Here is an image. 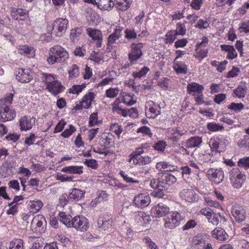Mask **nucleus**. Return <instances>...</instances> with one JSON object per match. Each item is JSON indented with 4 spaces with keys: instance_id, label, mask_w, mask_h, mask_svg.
<instances>
[{
    "instance_id": "2",
    "label": "nucleus",
    "mask_w": 249,
    "mask_h": 249,
    "mask_svg": "<svg viewBox=\"0 0 249 249\" xmlns=\"http://www.w3.org/2000/svg\"><path fill=\"white\" fill-rule=\"evenodd\" d=\"M69 58V53L62 46L55 45L50 49L49 56L47 61L49 64L64 62Z\"/></svg>"
},
{
    "instance_id": "11",
    "label": "nucleus",
    "mask_w": 249,
    "mask_h": 249,
    "mask_svg": "<svg viewBox=\"0 0 249 249\" xmlns=\"http://www.w3.org/2000/svg\"><path fill=\"white\" fill-rule=\"evenodd\" d=\"M208 178L216 184L222 182L224 179V171L221 168H210L207 171Z\"/></svg>"
},
{
    "instance_id": "54",
    "label": "nucleus",
    "mask_w": 249,
    "mask_h": 249,
    "mask_svg": "<svg viewBox=\"0 0 249 249\" xmlns=\"http://www.w3.org/2000/svg\"><path fill=\"white\" fill-rule=\"evenodd\" d=\"M237 145L239 148H244L249 149V137L247 135L242 137L238 141Z\"/></svg>"
},
{
    "instance_id": "20",
    "label": "nucleus",
    "mask_w": 249,
    "mask_h": 249,
    "mask_svg": "<svg viewBox=\"0 0 249 249\" xmlns=\"http://www.w3.org/2000/svg\"><path fill=\"white\" fill-rule=\"evenodd\" d=\"M169 209L166 205L160 203L152 207L151 210V213L155 217L165 216L169 212Z\"/></svg>"
},
{
    "instance_id": "26",
    "label": "nucleus",
    "mask_w": 249,
    "mask_h": 249,
    "mask_svg": "<svg viewBox=\"0 0 249 249\" xmlns=\"http://www.w3.org/2000/svg\"><path fill=\"white\" fill-rule=\"evenodd\" d=\"M112 109L113 112L119 114L123 117L127 116V109L124 108L121 104L120 98H117L112 105Z\"/></svg>"
},
{
    "instance_id": "55",
    "label": "nucleus",
    "mask_w": 249,
    "mask_h": 249,
    "mask_svg": "<svg viewBox=\"0 0 249 249\" xmlns=\"http://www.w3.org/2000/svg\"><path fill=\"white\" fill-rule=\"evenodd\" d=\"M186 23V21H184L183 23L179 22L176 24V30H175V32H177L178 35L183 36L186 34V29L185 24Z\"/></svg>"
},
{
    "instance_id": "49",
    "label": "nucleus",
    "mask_w": 249,
    "mask_h": 249,
    "mask_svg": "<svg viewBox=\"0 0 249 249\" xmlns=\"http://www.w3.org/2000/svg\"><path fill=\"white\" fill-rule=\"evenodd\" d=\"M205 246V241L199 237H195L192 246V249H204Z\"/></svg>"
},
{
    "instance_id": "19",
    "label": "nucleus",
    "mask_w": 249,
    "mask_h": 249,
    "mask_svg": "<svg viewBox=\"0 0 249 249\" xmlns=\"http://www.w3.org/2000/svg\"><path fill=\"white\" fill-rule=\"evenodd\" d=\"M68 20L63 18H58L54 21L53 29L57 30L56 36H60L62 35V32H65L68 27Z\"/></svg>"
},
{
    "instance_id": "57",
    "label": "nucleus",
    "mask_w": 249,
    "mask_h": 249,
    "mask_svg": "<svg viewBox=\"0 0 249 249\" xmlns=\"http://www.w3.org/2000/svg\"><path fill=\"white\" fill-rule=\"evenodd\" d=\"M136 132L137 133H141L142 136H147L149 138H152L153 136V133L151 132L150 128L145 125L142 126L138 128Z\"/></svg>"
},
{
    "instance_id": "34",
    "label": "nucleus",
    "mask_w": 249,
    "mask_h": 249,
    "mask_svg": "<svg viewBox=\"0 0 249 249\" xmlns=\"http://www.w3.org/2000/svg\"><path fill=\"white\" fill-rule=\"evenodd\" d=\"M96 94L93 92H88L82 98L81 101L84 108L88 109L90 108L92 102L95 99Z\"/></svg>"
},
{
    "instance_id": "27",
    "label": "nucleus",
    "mask_w": 249,
    "mask_h": 249,
    "mask_svg": "<svg viewBox=\"0 0 249 249\" xmlns=\"http://www.w3.org/2000/svg\"><path fill=\"white\" fill-rule=\"evenodd\" d=\"M47 89L53 95H56L62 92L64 90L65 87L60 82L56 79L51 85H49Z\"/></svg>"
},
{
    "instance_id": "45",
    "label": "nucleus",
    "mask_w": 249,
    "mask_h": 249,
    "mask_svg": "<svg viewBox=\"0 0 249 249\" xmlns=\"http://www.w3.org/2000/svg\"><path fill=\"white\" fill-rule=\"evenodd\" d=\"M150 69L148 67L144 66L139 71L133 72L132 75L134 80H140L145 76Z\"/></svg>"
},
{
    "instance_id": "36",
    "label": "nucleus",
    "mask_w": 249,
    "mask_h": 249,
    "mask_svg": "<svg viewBox=\"0 0 249 249\" xmlns=\"http://www.w3.org/2000/svg\"><path fill=\"white\" fill-rule=\"evenodd\" d=\"M82 166H68L62 168L61 171L64 173L81 175L83 173Z\"/></svg>"
},
{
    "instance_id": "56",
    "label": "nucleus",
    "mask_w": 249,
    "mask_h": 249,
    "mask_svg": "<svg viewBox=\"0 0 249 249\" xmlns=\"http://www.w3.org/2000/svg\"><path fill=\"white\" fill-rule=\"evenodd\" d=\"M151 161V157L148 156H141L138 159H136V160L133 161V163L135 164L143 165L150 163Z\"/></svg>"
},
{
    "instance_id": "9",
    "label": "nucleus",
    "mask_w": 249,
    "mask_h": 249,
    "mask_svg": "<svg viewBox=\"0 0 249 249\" xmlns=\"http://www.w3.org/2000/svg\"><path fill=\"white\" fill-rule=\"evenodd\" d=\"M231 214L234 220L238 223L245 221L246 219V212L244 207L238 204L233 205L231 209Z\"/></svg>"
},
{
    "instance_id": "3",
    "label": "nucleus",
    "mask_w": 249,
    "mask_h": 249,
    "mask_svg": "<svg viewBox=\"0 0 249 249\" xmlns=\"http://www.w3.org/2000/svg\"><path fill=\"white\" fill-rule=\"evenodd\" d=\"M183 220L181 214L177 211H171L167 213L163 218L164 226L166 229L172 230L178 226Z\"/></svg>"
},
{
    "instance_id": "50",
    "label": "nucleus",
    "mask_w": 249,
    "mask_h": 249,
    "mask_svg": "<svg viewBox=\"0 0 249 249\" xmlns=\"http://www.w3.org/2000/svg\"><path fill=\"white\" fill-rule=\"evenodd\" d=\"M30 209L31 212L33 213H37L42 208L43 203L40 200H34L30 202Z\"/></svg>"
},
{
    "instance_id": "14",
    "label": "nucleus",
    "mask_w": 249,
    "mask_h": 249,
    "mask_svg": "<svg viewBox=\"0 0 249 249\" xmlns=\"http://www.w3.org/2000/svg\"><path fill=\"white\" fill-rule=\"evenodd\" d=\"M10 12L12 18L15 20L24 21L29 18V12L26 9L11 7L10 8Z\"/></svg>"
},
{
    "instance_id": "17",
    "label": "nucleus",
    "mask_w": 249,
    "mask_h": 249,
    "mask_svg": "<svg viewBox=\"0 0 249 249\" xmlns=\"http://www.w3.org/2000/svg\"><path fill=\"white\" fill-rule=\"evenodd\" d=\"M86 33L91 38L97 47H101L103 42V35L100 30L89 27L87 29Z\"/></svg>"
},
{
    "instance_id": "23",
    "label": "nucleus",
    "mask_w": 249,
    "mask_h": 249,
    "mask_svg": "<svg viewBox=\"0 0 249 249\" xmlns=\"http://www.w3.org/2000/svg\"><path fill=\"white\" fill-rule=\"evenodd\" d=\"M215 154L210 150H202L198 154V160L203 162H213L214 158V155Z\"/></svg>"
},
{
    "instance_id": "16",
    "label": "nucleus",
    "mask_w": 249,
    "mask_h": 249,
    "mask_svg": "<svg viewBox=\"0 0 249 249\" xmlns=\"http://www.w3.org/2000/svg\"><path fill=\"white\" fill-rule=\"evenodd\" d=\"M123 30L124 28L123 27L120 26H116L113 32L107 38V49H111L116 46L117 44L116 41L122 36Z\"/></svg>"
},
{
    "instance_id": "62",
    "label": "nucleus",
    "mask_w": 249,
    "mask_h": 249,
    "mask_svg": "<svg viewBox=\"0 0 249 249\" xmlns=\"http://www.w3.org/2000/svg\"><path fill=\"white\" fill-rule=\"evenodd\" d=\"M120 90L118 88H110L106 91V95L107 97L113 98L119 94Z\"/></svg>"
},
{
    "instance_id": "38",
    "label": "nucleus",
    "mask_w": 249,
    "mask_h": 249,
    "mask_svg": "<svg viewBox=\"0 0 249 249\" xmlns=\"http://www.w3.org/2000/svg\"><path fill=\"white\" fill-rule=\"evenodd\" d=\"M183 133L178 129L169 130L167 133V140L173 142H177L180 139Z\"/></svg>"
},
{
    "instance_id": "59",
    "label": "nucleus",
    "mask_w": 249,
    "mask_h": 249,
    "mask_svg": "<svg viewBox=\"0 0 249 249\" xmlns=\"http://www.w3.org/2000/svg\"><path fill=\"white\" fill-rule=\"evenodd\" d=\"M69 77L73 78L77 77L79 75V68L76 64H73L70 68L68 71Z\"/></svg>"
},
{
    "instance_id": "58",
    "label": "nucleus",
    "mask_w": 249,
    "mask_h": 249,
    "mask_svg": "<svg viewBox=\"0 0 249 249\" xmlns=\"http://www.w3.org/2000/svg\"><path fill=\"white\" fill-rule=\"evenodd\" d=\"M89 125L91 127L95 125H99L102 123V121L98 119L97 112L92 113L89 118Z\"/></svg>"
},
{
    "instance_id": "64",
    "label": "nucleus",
    "mask_w": 249,
    "mask_h": 249,
    "mask_svg": "<svg viewBox=\"0 0 249 249\" xmlns=\"http://www.w3.org/2000/svg\"><path fill=\"white\" fill-rule=\"evenodd\" d=\"M239 167L245 169L249 168V157H246L240 159L237 162Z\"/></svg>"
},
{
    "instance_id": "21",
    "label": "nucleus",
    "mask_w": 249,
    "mask_h": 249,
    "mask_svg": "<svg viewBox=\"0 0 249 249\" xmlns=\"http://www.w3.org/2000/svg\"><path fill=\"white\" fill-rule=\"evenodd\" d=\"M180 196L186 201L194 202L197 199L196 194L193 189H184L180 192Z\"/></svg>"
},
{
    "instance_id": "37",
    "label": "nucleus",
    "mask_w": 249,
    "mask_h": 249,
    "mask_svg": "<svg viewBox=\"0 0 249 249\" xmlns=\"http://www.w3.org/2000/svg\"><path fill=\"white\" fill-rule=\"evenodd\" d=\"M202 142L201 137L194 136L189 138L185 142V146L186 148H194L199 147Z\"/></svg>"
},
{
    "instance_id": "29",
    "label": "nucleus",
    "mask_w": 249,
    "mask_h": 249,
    "mask_svg": "<svg viewBox=\"0 0 249 249\" xmlns=\"http://www.w3.org/2000/svg\"><path fill=\"white\" fill-rule=\"evenodd\" d=\"M132 4V0H114L113 5L119 10H127Z\"/></svg>"
},
{
    "instance_id": "8",
    "label": "nucleus",
    "mask_w": 249,
    "mask_h": 249,
    "mask_svg": "<svg viewBox=\"0 0 249 249\" xmlns=\"http://www.w3.org/2000/svg\"><path fill=\"white\" fill-rule=\"evenodd\" d=\"M161 108L158 103L153 101H147L145 106V113L147 118L154 119L161 113Z\"/></svg>"
},
{
    "instance_id": "25",
    "label": "nucleus",
    "mask_w": 249,
    "mask_h": 249,
    "mask_svg": "<svg viewBox=\"0 0 249 249\" xmlns=\"http://www.w3.org/2000/svg\"><path fill=\"white\" fill-rule=\"evenodd\" d=\"M212 237L220 241H225L228 238L229 235L221 227H216L211 232Z\"/></svg>"
},
{
    "instance_id": "32",
    "label": "nucleus",
    "mask_w": 249,
    "mask_h": 249,
    "mask_svg": "<svg viewBox=\"0 0 249 249\" xmlns=\"http://www.w3.org/2000/svg\"><path fill=\"white\" fill-rule=\"evenodd\" d=\"M220 48L222 51L228 53L226 58L228 59H233L237 56V53L232 45L223 44L220 45Z\"/></svg>"
},
{
    "instance_id": "41",
    "label": "nucleus",
    "mask_w": 249,
    "mask_h": 249,
    "mask_svg": "<svg viewBox=\"0 0 249 249\" xmlns=\"http://www.w3.org/2000/svg\"><path fill=\"white\" fill-rule=\"evenodd\" d=\"M40 78L45 83L47 88L49 85H51L57 79V78L54 74L46 72H42L40 74Z\"/></svg>"
},
{
    "instance_id": "24",
    "label": "nucleus",
    "mask_w": 249,
    "mask_h": 249,
    "mask_svg": "<svg viewBox=\"0 0 249 249\" xmlns=\"http://www.w3.org/2000/svg\"><path fill=\"white\" fill-rule=\"evenodd\" d=\"M204 89L203 86L196 82H191L187 87V93L193 96L203 92Z\"/></svg>"
},
{
    "instance_id": "42",
    "label": "nucleus",
    "mask_w": 249,
    "mask_h": 249,
    "mask_svg": "<svg viewBox=\"0 0 249 249\" xmlns=\"http://www.w3.org/2000/svg\"><path fill=\"white\" fill-rule=\"evenodd\" d=\"M7 249H24V241L21 239H15L9 243Z\"/></svg>"
},
{
    "instance_id": "52",
    "label": "nucleus",
    "mask_w": 249,
    "mask_h": 249,
    "mask_svg": "<svg viewBox=\"0 0 249 249\" xmlns=\"http://www.w3.org/2000/svg\"><path fill=\"white\" fill-rule=\"evenodd\" d=\"M206 126L207 129L211 132L221 131L224 129V127L223 125L215 122L208 123Z\"/></svg>"
},
{
    "instance_id": "53",
    "label": "nucleus",
    "mask_w": 249,
    "mask_h": 249,
    "mask_svg": "<svg viewBox=\"0 0 249 249\" xmlns=\"http://www.w3.org/2000/svg\"><path fill=\"white\" fill-rule=\"evenodd\" d=\"M160 178L158 179L153 178L150 181V186L154 189L167 190V187L161 185Z\"/></svg>"
},
{
    "instance_id": "15",
    "label": "nucleus",
    "mask_w": 249,
    "mask_h": 249,
    "mask_svg": "<svg viewBox=\"0 0 249 249\" xmlns=\"http://www.w3.org/2000/svg\"><path fill=\"white\" fill-rule=\"evenodd\" d=\"M150 201V197L147 193L139 194L136 195L133 199L134 205L141 209L148 206Z\"/></svg>"
},
{
    "instance_id": "10",
    "label": "nucleus",
    "mask_w": 249,
    "mask_h": 249,
    "mask_svg": "<svg viewBox=\"0 0 249 249\" xmlns=\"http://www.w3.org/2000/svg\"><path fill=\"white\" fill-rule=\"evenodd\" d=\"M71 227L81 231H87L89 228L88 219L83 215H77L72 219Z\"/></svg>"
},
{
    "instance_id": "33",
    "label": "nucleus",
    "mask_w": 249,
    "mask_h": 249,
    "mask_svg": "<svg viewBox=\"0 0 249 249\" xmlns=\"http://www.w3.org/2000/svg\"><path fill=\"white\" fill-rule=\"evenodd\" d=\"M113 142L112 135H104L99 139V144L103 149L109 148Z\"/></svg>"
},
{
    "instance_id": "6",
    "label": "nucleus",
    "mask_w": 249,
    "mask_h": 249,
    "mask_svg": "<svg viewBox=\"0 0 249 249\" xmlns=\"http://www.w3.org/2000/svg\"><path fill=\"white\" fill-rule=\"evenodd\" d=\"M227 140L223 136L213 137L209 142L211 150L214 154L224 152L226 149Z\"/></svg>"
},
{
    "instance_id": "7",
    "label": "nucleus",
    "mask_w": 249,
    "mask_h": 249,
    "mask_svg": "<svg viewBox=\"0 0 249 249\" xmlns=\"http://www.w3.org/2000/svg\"><path fill=\"white\" fill-rule=\"evenodd\" d=\"M229 178L232 186L235 188L242 187L246 177L238 168H232L229 173Z\"/></svg>"
},
{
    "instance_id": "39",
    "label": "nucleus",
    "mask_w": 249,
    "mask_h": 249,
    "mask_svg": "<svg viewBox=\"0 0 249 249\" xmlns=\"http://www.w3.org/2000/svg\"><path fill=\"white\" fill-rule=\"evenodd\" d=\"M85 191L77 188H73L69 195L68 198L69 200L78 201L83 198Z\"/></svg>"
},
{
    "instance_id": "63",
    "label": "nucleus",
    "mask_w": 249,
    "mask_h": 249,
    "mask_svg": "<svg viewBox=\"0 0 249 249\" xmlns=\"http://www.w3.org/2000/svg\"><path fill=\"white\" fill-rule=\"evenodd\" d=\"M86 84H83L81 85H73L71 88L70 89L69 92L74 94H78L83 90V89H84L86 88Z\"/></svg>"
},
{
    "instance_id": "46",
    "label": "nucleus",
    "mask_w": 249,
    "mask_h": 249,
    "mask_svg": "<svg viewBox=\"0 0 249 249\" xmlns=\"http://www.w3.org/2000/svg\"><path fill=\"white\" fill-rule=\"evenodd\" d=\"M123 97V102L128 106H132L136 102V101L134 99L135 95L134 94L124 93Z\"/></svg>"
},
{
    "instance_id": "44",
    "label": "nucleus",
    "mask_w": 249,
    "mask_h": 249,
    "mask_svg": "<svg viewBox=\"0 0 249 249\" xmlns=\"http://www.w3.org/2000/svg\"><path fill=\"white\" fill-rule=\"evenodd\" d=\"M113 2L111 0H101L97 2V6L101 10L109 11L114 6Z\"/></svg>"
},
{
    "instance_id": "30",
    "label": "nucleus",
    "mask_w": 249,
    "mask_h": 249,
    "mask_svg": "<svg viewBox=\"0 0 249 249\" xmlns=\"http://www.w3.org/2000/svg\"><path fill=\"white\" fill-rule=\"evenodd\" d=\"M156 168L161 172H173L176 171L177 166L165 161H160L156 164Z\"/></svg>"
},
{
    "instance_id": "1",
    "label": "nucleus",
    "mask_w": 249,
    "mask_h": 249,
    "mask_svg": "<svg viewBox=\"0 0 249 249\" xmlns=\"http://www.w3.org/2000/svg\"><path fill=\"white\" fill-rule=\"evenodd\" d=\"M14 94L12 93L7 94L0 101V121L6 122L13 120L16 116V112L12 108L11 104L13 102Z\"/></svg>"
},
{
    "instance_id": "18",
    "label": "nucleus",
    "mask_w": 249,
    "mask_h": 249,
    "mask_svg": "<svg viewBox=\"0 0 249 249\" xmlns=\"http://www.w3.org/2000/svg\"><path fill=\"white\" fill-rule=\"evenodd\" d=\"M112 222V216L111 214L105 213L99 217L97 224L99 228L106 230L111 227Z\"/></svg>"
},
{
    "instance_id": "43",
    "label": "nucleus",
    "mask_w": 249,
    "mask_h": 249,
    "mask_svg": "<svg viewBox=\"0 0 249 249\" xmlns=\"http://www.w3.org/2000/svg\"><path fill=\"white\" fill-rule=\"evenodd\" d=\"M59 221L65 225L67 227H71V222H72L71 216L69 214H66L63 212H60L58 215Z\"/></svg>"
},
{
    "instance_id": "47",
    "label": "nucleus",
    "mask_w": 249,
    "mask_h": 249,
    "mask_svg": "<svg viewBox=\"0 0 249 249\" xmlns=\"http://www.w3.org/2000/svg\"><path fill=\"white\" fill-rule=\"evenodd\" d=\"M178 36L175 30L169 31L165 35V43L166 44H171L173 43L177 38Z\"/></svg>"
},
{
    "instance_id": "5",
    "label": "nucleus",
    "mask_w": 249,
    "mask_h": 249,
    "mask_svg": "<svg viewBox=\"0 0 249 249\" xmlns=\"http://www.w3.org/2000/svg\"><path fill=\"white\" fill-rule=\"evenodd\" d=\"M143 44L142 42L133 43L130 45L128 58L131 65L136 64L138 60L143 55Z\"/></svg>"
},
{
    "instance_id": "4",
    "label": "nucleus",
    "mask_w": 249,
    "mask_h": 249,
    "mask_svg": "<svg viewBox=\"0 0 249 249\" xmlns=\"http://www.w3.org/2000/svg\"><path fill=\"white\" fill-rule=\"evenodd\" d=\"M181 170L182 178L192 188L197 187L200 179L198 172H196V174L193 175L194 171H192L189 166H182Z\"/></svg>"
},
{
    "instance_id": "12",
    "label": "nucleus",
    "mask_w": 249,
    "mask_h": 249,
    "mask_svg": "<svg viewBox=\"0 0 249 249\" xmlns=\"http://www.w3.org/2000/svg\"><path fill=\"white\" fill-rule=\"evenodd\" d=\"M36 118L27 115L20 118L18 120L19 129L21 131H27L35 125Z\"/></svg>"
},
{
    "instance_id": "35",
    "label": "nucleus",
    "mask_w": 249,
    "mask_h": 249,
    "mask_svg": "<svg viewBox=\"0 0 249 249\" xmlns=\"http://www.w3.org/2000/svg\"><path fill=\"white\" fill-rule=\"evenodd\" d=\"M173 68L178 74H185L188 72L187 66L185 63L182 61L174 60Z\"/></svg>"
},
{
    "instance_id": "61",
    "label": "nucleus",
    "mask_w": 249,
    "mask_h": 249,
    "mask_svg": "<svg viewBox=\"0 0 249 249\" xmlns=\"http://www.w3.org/2000/svg\"><path fill=\"white\" fill-rule=\"evenodd\" d=\"M119 174L123 178L124 180L127 183L139 184L140 182L139 180L134 179L130 177L127 174H126L125 171H124L123 170L120 171Z\"/></svg>"
},
{
    "instance_id": "22",
    "label": "nucleus",
    "mask_w": 249,
    "mask_h": 249,
    "mask_svg": "<svg viewBox=\"0 0 249 249\" xmlns=\"http://www.w3.org/2000/svg\"><path fill=\"white\" fill-rule=\"evenodd\" d=\"M18 51L21 55L28 58H33L36 55V49L33 46L28 45H19Z\"/></svg>"
},
{
    "instance_id": "31",
    "label": "nucleus",
    "mask_w": 249,
    "mask_h": 249,
    "mask_svg": "<svg viewBox=\"0 0 249 249\" xmlns=\"http://www.w3.org/2000/svg\"><path fill=\"white\" fill-rule=\"evenodd\" d=\"M207 220L209 223L214 226L218 225L219 220L223 221V222H226L227 221L226 218L223 214H222L220 213H216L214 212V211H213L209 217H208Z\"/></svg>"
},
{
    "instance_id": "28",
    "label": "nucleus",
    "mask_w": 249,
    "mask_h": 249,
    "mask_svg": "<svg viewBox=\"0 0 249 249\" xmlns=\"http://www.w3.org/2000/svg\"><path fill=\"white\" fill-rule=\"evenodd\" d=\"M160 181L161 185L166 187L167 190L168 186L172 185L177 181V178L171 174L164 173L160 177Z\"/></svg>"
},
{
    "instance_id": "40",
    "label": "nucleus",
    "mask_w": 249,
    "mask_h": 249,
    "mask_svg": "<svg viewBox=\"0 0 249 249\" xmlns=\"http://www.w3.org/2000/svg\"><path fill=\"white\" fill-rule=\"evenodd\" d=\"M135 220L138 223H141V224L143 226H145L151 221L150 216L143 212H140L136 215Z\"/></svg>"
},
{
    "instance_id": "48",
    "label": "nucleus",
    "mask_w": 249,
    "mask_h": 249,
    "mask_svg": "<svg viewBox=\"0 0 249 249\" xmlns=\"http://www.w3.org/2000/svg\"><path fill=\"white\" fill-rule=\"evenodd\" d=\"M247 87L246 86H239L233 90V94L234 96L239 98H244L247 93Z\"/></svg>"
},
{
    "instance_id": "13",
    "label": "nucleus",
    "mask_w": 249,
    "mask_h": 249,
    "mask_svg": "<svg viewBox=\"0 0 249 249\" xmlns=\"http://www.w3.org/2000/svg\"><path fill=\"white\" fill-rule=\"evenodd\" d=\"M16 78L21 83H29L33 79V73L29 69L18 68L15 72Z\"/></svg>"
},
{
    "instance_id": "51",
    "label": "nucleus",
    "mask_w": 249,
    "mask_h": 249,
    "mask_svg": "<svg viewBox=\"0 0 249 249\" xmlns=\"http://www.w3.org/2000/svg\"><path fill=\"white\" fill-rule=\"evenodd\" d=\"M116 72L114 71L109 72V75L106 78L103 79L99 83V86H104L109 84L110 82H112L115 79Z\"/></svg>"
},
{
    "instance_id": "60",
    "label": "nucleus",
    "mask_w": 249,
    "mask_h": 249,
    "mask_svg": "<svg viewBox=\"0 0 249 249\" xmlns=\"http://www.w3.org/2000/svg\"><path fill=\"white\" fill-rule=\"evenodd\" d=\"M82 29L80 28H75L71 30L70 38L72 41L78 39L82 33Z\"/></svg>"
}]
</instances>
